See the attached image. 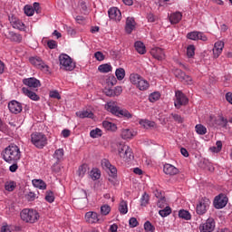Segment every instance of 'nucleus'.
<instances>
[{
  "mask_svg": "<svg viewBox=\"0 0 232 232\" xmlns=\"http://www.w3.org/2000/svg\"><path fill=\"white\" fill-rule=\"evenodd\" d=\"M195 130L198 135H206L208 133V129L202 124H197L195 126Z\"/></svg>",
  "mask_w": 232,
  "mask_h": 232,
  "instance_id": "nucleus-33",
  "label": "nucleus"
},
{
  "mask_svg": "<svg viewBox=\"0 0 232 232\" xmlns=\"http://www.w3.org/2000/svg\"><path fill=\"white\" fill-rule=\"evenodd\" d=\"M102 166L104 169H109L111 167V163H110V160L103 159L102 160Z\"/></svg>",
  "mask_w": 232,
  "mask_h": 232,
  "instance_id": "nucleus-59",
  "label": "nucleus"
},
{
  "mask_svg": "<svg viewBox=\"0 0 232 232\" xmlns=\"http://www.w3.org/2000/svg\"><path fill=\"white\" fill-rule=\"evenodd\" d=\"M119 211L121 215H126L128 213V203L124 200H121L119 207Z\"/></svg>",
  "mask_w": 232,
  "mask_h": 232,
  "instance_id": "nucleus-36",
  "label": "nucleus"
},
{
  "mask_svg": "<svg viewBox=\"0 0 232 232\" xmlns=\"http://www.w3.org/2000/svg\"><path fill=\"white\" fill-rule=\"evenodd\" d=\"M228 198L224 194H219L214 198V208L216 209H222L227 206Z\"/></svg>",
  "mask_w": 232,
  "mask_h": 232,
  "instance_id": "nucleus-10",
  "label": "nucleus"
},
{
  "mask_svg": "<svg viewBox=\"0 0 232 232\" xmlns=\"http://www.w3.org/2000/svg\"><path fill=\"white\" fill-rule=\"evenodd\" d=\"M108 14H109L110 19H111L112 21H121V19L122 18L121 10H119V8L117 7L110 8L108 11Z\"/></svg>",
  "mask_w": 232,
  "mask_h": 232,
  "instance_id": "nucleus-19",
  "label": "nucleus"
},
{
  "mask_svg": "<svg viewBox=\"0 0 232 232\" xmlns=\"http://www.w3.org/2000/svg\"><path fill=\"white\" fill-rule=\"evenodd\" d=\"M174 75H175V77L179 79V81H187V82H191V77L189 75H186V72H184L180 69H176L174 71Z\"/></svg>",
  "mask_w": 232,
  "mask_h": 232,
  "instance_id": "nucleus-25",
  "label": "nucleus"
},
{
  "mask_svg": "<svg viewBox=\"0 0 232 232\" xmlns=\"http://www.w3.org/2000/svg\"><path fill=\"white\" fill-rule=\"evenodd\" d=\"M2 159L8 164L17 162L21 160V150L17 145L11 144L6 147L1 153Z\"/></svg>",
  "mask_w": 232,
  "mask_h": 232,
  "instance_id": "nucleus-1",
  "label": "nucleus"
},
{
  "mask_svg": "<svg viewBox=\"0 0 232 232\" xmlns=\"http://www.w3.org/2000/svg\"><path fill=\"white\" fill-rule=\"evenodd\" d=\"M20 217L24 222L35 224L39 220V212L34 209L25 208L22 210Z\"/></svg>",
  "mask_w": 232,
  "mask_h": 232,
  "instance_id": "nucleus-3",
  "label": "nucleus"
},
{
  "mask_svg": "<svg viewBox=\"0 0 232 232\" xmlns=\"http://www.w3.org/2000/svg\"><path fill=\"white\" fill-rule=\"evenodd\" d=\"M223 50H224V42L222 41L216 42L213 48L214 59H218Z\"/></svg>",
  "mask_w": 232,
  "mask_h": 232,
  "instance_id": "nucleus-20",
  "label": "nucleus"
},
{
  "mask_svg": "<svg viewBox=\"0 0 232 232\" xmlns=\"http://www.w3.org/2000/svg\"><path fill=\"white\" fill-rule=\"evenodd\" d=\"M175 97L176 99L174 101V106L177 110H180L182 106H188L189 103V99L181 91H176Z\"/></svg>",
  "mask_w": 232,
  "mask_h": 232,
  "instance_id": "nucleus-8",
  "label": "nucleus"
},
{
  "mask_svg": "<svg viewBox=\"0 0 232 232\" xmlns=\"http://www.w3.org/2000/svg\"><path fill=\"white\" fill-rule=\"evenodd\" d=\"M94 57L96 59V61H104V59H105L104 54L101 51L96 52L94 53Z\"/></svg>",
  "mask_w": 232,
  "mask_h": 232,
  "instance_id": "nucleus-56",
  "label": "nucleus"
},
{
  "mask_svg": "<svg viewBox=\"0 0 232 232\" xmlns=\"http://www.w3.org/2000/svg\"><path fill=\"white\" fill-rule=\"evenodd\" d=\"M102 126L107 131H117V125L115 123L104 121Z\"/></svg>",
  "mask_w": 232,
  "mask_h": 232,
  "instance_id": "nucleus-28",
  "label": "nucleus"
},
{
  "mask_svg": "<svg viewBox=\"0 0 232 232\" xmlns=\"http://www.w3.org/2000/svg\"><path fill=\"white\" fill-rule=\"evenodd\" d=\"M108 169L111 171V177L115 179V177H117V168H115L113 165H111L110 169Z\"/></svg>",
  "mask_w": 232,
  "mask_h": 232,
  "instance_id": "nucleus-61",
  "label": "nucleus"
},
{
  "mask_svg": "<svg viewBox=\"0 0 232 232\" xmlns=\"http://www.w3.org/2000/svg\"><path fill=\"white\" fill-rule=\"evenodd\" d=\"M23 84H24L25 86H28L27 88H40L41 86V81H39L38 79L34 78V77H31V78H24L23 80Z\"/></svg>",
  "mask_w": 232,
  "mask_h": 232,
  "instance_id": "nucleus-13",
  "label": "nucleus"
},
{
  "mask_svg": "<svg viewBox=\"0 0 232 232\" xmlns=\"http://www.w3.org/2000/svg\"><path fill=\"white\" fill-rule=\"evenodd\" d=\"M187 55L188 57H193L195 55V45H189L187 48Z\"/></svg>",
  "mask_w": 232,
  "mask_h": 232,
  "instance_id": "nucleus-54",
  "label": "nucleus"
},
{
  "mask_svg": "<svg viewBox=\"0 0 232 232\" xmlns=\"http://www.w3.org/2000/svg\"><path fill=\"white\" fill-rule=\"evenodd\" d=\"M76 115L80 119H86V118L92 119V117H93V112L88 111H82L76 112Z\"/></svg>",
  "mask_w": 232,
  "mask_h": 232,
  "instance_id": "nucleus-30",
  "label": "nucleus"
},
{
  "mask_svg": "<svg viewBox=\"0 0 232 232\" xmlns=\"http://www.w3.org/2000/svg\"><path fill=\"white\" fill-rule=\"evenodd\" d=\"M31 142L38 150H43L48 144V138L42 132H34L31 134Z\"/></svg>",
  "mask_w": 232,
  "mask_h": 232,
  "instance_id": "nucleus-4",
  "label": "nucleus"
},
{
  "mask_svg": "<svg viewBox=\"0 0 232 232\" xmlns=\"http://www.w3.org/2000/svg\"><path fill=\"white\" fill-rule=\"evenodd\" d=\"M144 229L147 232H153V231H155V227L153 225H151V222L146 221L144 223Z\"/></svg>",
  "mask_w": 232,
  "mask_h": 232,
  "instance_id": "nucleus-50",
  "label": "nucleus"
},
{
  "mask_svg": "<svg viewBox=\"0 0 232 232\" xmlns=\"http://www.w3.org/2000/svg\"><path fill=\"white\" fill-rule=\"evenodd\" d=\"M160 99V93L159 92H152L149 96L150 102H157Z\"/></svg>",
  "mask_w": 232,
  "mask_h": 232,
  "instance_id": "nucleus-44",
  "label": "nucleus"
},
{
  "mask_svg": "<svg viewBox=\"0 0 232 232\" xmlns=\"http://www.w3.org/2000/svg\"><path fill=\"white\" fill-rule=\"evenodd\" d=\"M49 96L51 99H57L58 101H61V94H59V92L57 91H51Z\"/></svg>",
  "mask_w": 232,
  "mask_h": 232,
  "instance_id": "nucleus-55",
  "label": "nucleus"
},
{
  "mask_svg": "<svg viewBox=\"0 0 232 232\" xmlns=\"http://www.w3.org/2000/svg\"><path fill=\"white\" fill-rule=\"evenodd\" d=\"M63 157H64V150L58 149L54 151L53 159H56V160H62Z\"/></svg>",
  "mask_w": 232,
  "mask_h": 232,
  "instance_id": "nucleus-40",
  "label": "nucleus"
},
{
  "mask_svg": "<svg viewBox=\"0 0 232 232\" xmlns=\"http://www.w3.org/2000/svg\"><path fill=\"white\" fill-rule=\"evenodd\" d=\"M208 124L212 128L216 126L226 130L227 129V118H225L223 115H218V117L210 115L208 120Z\"/></svg>",
  "mask_w": 232,
  "mask_h": 232,
  "instance_id": "nucleus-5",
  "label": "nucleus"
},
{
  "mask_svg": "<svg viewBox=\"0 0 232 232\" xmlns=\"http://www.w3.org/2000/svg\"><path fill=\"white\" fill-rule=\"evenodd\" d=\"M118 81H122L126 77V71L123 68H118L115 72Z\"/></svg>",
  "mask_w": 232,
  "mask_h": 232,
  "instance_id": "nucleus-37",
  "label": "nucleus"
},
{
  "mask_svg": "<svg viewBox=\"0 0 232 232\" xmlns=\"http://www.w3.org/2000/svg\"><path fill=\"white\" fill-rule=\"evenodd\" d=\"M136 86L139 90L144 92V90H148V88H150V83L148 81L141 78Z\"/></svg>",
  "mask_w": 232,
  "mask_h": 232,
  "instance_id": "nucleus-31",
  "label": "nucleus"
},
{
  "mask_svg": "<svg viewBox=\"0 0 232 232\" xmlns=\"http://www.w3.org/2000/svg\"><path fill=\"white\" fill-rule=\"evenodd\" d=\"M158 208H160L162 209V208L166 207V198H161L158 203H157Z\"/></svg>",
  "mask_w": 232,
  "mask_h": 232,
  "instance_id": "nucleus-62",
  "label": "nucleus"
},
{
  "mask_svg": "<svg viewBox=\"0 0 232 232\" xmlns=\"http://www.w3.org/2000/svg\"><path fill=\"white\" fill-rule=\"evenodd\" d=\"M29 61L33 66H35L38 70H42L43 72H48L50 68L40 57H31Z\"/></svg>",
  "mask_w": 232,
  "mask_h": 232,
  "instance_id": "nucleus-11",
  "label": "nucleus"
},
{
  "mask_svg": "<svg viewBox=\"0 0 232 232\" xmlns=\"http://www.w3.org/2000/svg\"><path fill=\"white\" fill-rule=\"evenodd\" d=\"M99 217L100 216L97 212L89 211L85 214V220L89 224H97V222H101V218Z\"/></svg>",
  "mask_w": 232,
  "mask_h": 232,
  "instance_id": "nucleus-18",
  "label": "nucleus"
},
{
  "mask_svg": "<svg viewBox=\"0 0 232 232\" xmlns=\"http://www.w3.org/2000/svg\"><path fill=\"white\" fill-rule=\"evenodd\" d=\"M90 177L92 179V180H99V179H101V172L99 169H92Z\"/></svg>",
  "mask_w": 232,
  "mask_h": 232,
  "instance_id": "nucleus-46",
  "label": "nucleus"
},
{
  "mask_svg": "<svg viewBox=\"0 0 232 232\" xmlns=\"http://www.w3.org/2000/svg\"><path fill=\"white\" fill-rule=\"evenodd\" d=\"M47 46L50 50H55V48H57V42H55V40H49L47 42Z\"/></svg>",
  "mask_w": 232,
  "mask_h": 232,
  "instance_id": "nucleus-57",
  "label": "nucleus"
},
{
  "mask_svg": "<svg viewBox=\"0 0 232 232\" xmlns=\"http://www.w3.org/2000/svg\"><path fill=\"white\" fill-rule=\"evenodd\" d=\"M147 19H148L149 23H155V21H157L159 19V17L155 16V14H149L147 15Z\"/></svg>",
  "mask_w": 232,
  "mask_h": 232,
  "instance_id": "nucleus-63",
  "label": "nucleus"
},
{
  "mask_svg": "<svg viewBox=\"0 0 232 232\" xmlns=\"http://www.w3.org/2000/svg\"><path fill=\"white\" fill-rule=\"evenodd\" d=\"M8 109L11 113L17 115V113H21L23 111V105L17 101H12L8 104Z\"/></svg>",
  "mask_w": 232,
  "mask_h": 232,
  "instance_id": "nucleus-17",
  "label": "nucleus"
},
{
  "mask_svg": "<svg viewBox=\"0 0 232 232\" xmlns=\"http://www.w3.org/2000/svg\"><path fill=\"white\" fill-rule=\"evenodd\" d=\"M142 79V77L138 73H131L130 75V81L131 84H135L136 86L139 84V82Z\"/></svg>",
  "mask_w": 232,
  "mask_h": 232,
  "instance_id": "nucleus-34",
  "label": "nucleus"
},
{
  "mask_svg": "<svg viewBox=\"0 0 232 232\" xmlns=\"http://www.w3.org/2000/svg\"><path fill=\"white\" fill-rule=\"evenodd\" d=\"M5 37L6 39H9L12 43H22L23 41V35L14 32V31H7L5 34Z\"/></svg>",
  "mask_w": 232,
  "mask_h": 232,
  "instance_id": "nucleus-16",
  "label": "nucleus"
},
{
  "mask_svg": "<svg viewBox=\"0 0 232 232\" xmlns=\"http://www.w3.org/2000/svg\"><path fill=\"white\" fill-rule=\"evenodd\" d=\"M163 171L166 175L173 177V175H178L179 169H177L175 166L171 164H165L163 167Z\"/></svg>",
  "mask_w": 232,
  "mask_h": 232,
  "instance_id": "nucleus-24",
  "label": "nucleus"
},
{
  "mask_svg": "<svg viewBox=\"0 0 232 232\" xmlns=\"http://www.w3.org/2000/svg\"><path fill=\"white\" fill-rule=\"evenodd\" d=\"M150 55L154 57V59H157V61H162L166 59V54L164 53V50L160 47H153L150 50Z\"/></svg>",
  "mask_w": 232,
  "mask_h": 232,
  "instance_id": "nucleus-15",
  "label": "nucleus"
},
{
  "mask_svg": "<svg viewBox=\"0 0 232 232\" xmlns=\"http://www.w3.org/2000/svg\"><path fill=\"white\" fill-rule=\"evenodd\" d=\"M15 186L16 184L14 181H9L5 183V188L6 191H14L15 189Z\"/></svg>",
  "mask_w": 232,
  "mask_h": 232,
  "instance_id": "nucleus-47",
  "label": "nucleus"
},
{
  "mask_svg": "<svg viewBox=\"0 0 232 232\" xmlns=\"http://www.w3.org/2000/svg\"><path fill=\"white\" fill-rule=\"evenodd\" d=\"M187 38L190 39V41H203V42L208 41V36H206L204 33L198 32V31H193V32L188 33Z\"/></svg>",
  "mask_w": 232,
  "mask_h": 232,
  "instance_id": "nucleus-12",
  "label": "nucleus"
},
{
  "mask_svg": "<svg viewBox=\"0 0 232 232\" xmlns=\"http://www.w3.org/2000/svg\"><path fill=\"white\" fill-rule=\"evenodd\" d=\"M59 62L61 68L65 70V72H72V70H75V63H73L68 54H61L59 56Z\"/></svg>",
  "mask_w": 232,
  "mask_h": 232,
  "instance_id": "nucleus-6",
  "label": "nucleus"
},
{
  "mask_svg": "<svg viewBox=\"0 0 232 232\" xmlns=\"http://www.w3.org/2000/svg\"><path fill=\"white\" fill-rule=\"evenodd\" d=\"M45 200L46 202H49V204H52L53 200H55V196L53 195V191L47 190L45 193Z\"/></svg>",
  "mask_w": 232,
  "mask_h": 232,
  "instance_id": "nucleus-39",
  "label": "nucleus"
},
{
  "mask_svg": "<svg viewBox=\"0 0 232 232\" xmlns=\"http://www.w3.org/2000/svg\"><path fill=\"white\" fill-rule=\"evenodd\" d=\"M159 214L160 215V217L166 218L169 215H171V208H169V206H167L163 209L160 210Z\"/></svg>",
  "mask_w": 232,
  "mask_h": 232,
  "instance_id": "nucleus-41",
  "label": "nucleus"
},
{
  "mask_svg": "<svg viewBox=\"0 0 232 232\" xmlns=\"http://www.w3.org/2000/svg\"><path fill=\"white\" fill-rule=\"evenodd\" d=\"M24 14L28 15V17H32V15H34V7H32L31 5H25L24 8Z\"/></svg>",
  "mask_w": 232,
  "mask_h": 232,
  "instance_id": "nucleus-49",
  "label": "nucleus"
},
{
  "mask_svg": "<svg viewBox=\"0 0 232 232\" xmlns=\"http://www.w3.org/2000/svg\"><path fill=\"white\" fill-rule=\"evenodd\" d=\"M179 218H184V220H191V214H189V211L188 210H179Z\"/></svg>",
  "mask_w": 232,
  "mask_h": 232,
  "instance_id": "nucleus-35",
  "label": "nucleus"
},
{
  "mask_svg": "<svg viewBox=\"0 0 232 232\" xmlns=\"http://www.w3.org/2000/svg\"><path fill=\"white\" fill-rule=\"evenodd\" d=\"M134 48L138 53H140V55H144V53H146V46L140 41H138L134 44Z\"/></svg>",
  "mask_w": 232,
  "mask_h": 232,
  "instance_id": "nucleus-27",
  "label": "nucleus"
},
{
  "mask_svg": "<svg viewBox=\"0 0 232 232\" xmlns=\"http://www.w3.org/2000/svg\"><path fill=\"white\" fill-rule=\"evenodd\" d=\"M103 92L107 97H115L113 89L105 88Z\"/></svg>",
  "mask_w": 232,
  "mask_h": 232,
  "instance_id": "nucleus-60",
  "label": "nucleus"
},
{
  "mask_svg": "<svg viewBox=\"0 0 232 232\" xmlns=\"http://www.w3.org/2000/svg\"><path fill=\"white\" fill-rule=\"evenodd\" d=\"M90 136H91L92 139H97V138H99V137H102V130H101V129L92 130H91V132H90Z\"/></svg>",
  "mask_w": 232,
  "mask_h": 232,
  "instance_id": "nucleus-42",
  "label": "nucleus"
},
{
  "mask_svg": "<svg viewBox=\"0 0 232 232\" xmlns=\"http://www.w3.org/2000/svg\"><path fill=\"white\" fill-rule=\"evenodd\" d=\"M140 124L145 128H153L155 126V122L148 121V120H141Z\"/></svg>",
  "mask_w": 232,
  "mask_h": 232,
  "instance_id": "nucleus-45",
  "label": "nucleus"
},
{
  "mask_svg": "<svg viewBox=\"0 0 232 232\" xmlns=\"http://www.w3.org/2000/svg\"><path fill=\"white\" fill-rule=\"evenodd\" d=\"M135 26H137V23L135 22V18L127 17L126 24H125V32L126 34H131L133 30H135Z\"/></svg>",
  "mask_w": 232,
  "mask_h": 232,
  "instance_id": "nucleus-21",
  "label": "nucleus"
},
{
  "mask_svg": "<svg viewBox=\"0 0 232 232\" xmlns=\"http://www.w3.org/2000/svg\"><path fill=\"white\" fill-rule=\"evenodd\" d=\"M86 171H88L87 164H82V166H80L78 169L79 177H84V175L86 174Z\"/></svg>",
  "mask_w": 232,
  "mask_h": 232,
  "instance_id": "nucleus-43",
  "label": "nucleus"
},
{
  "mask_svg": "<svg viewBox=\"0 0 232 232\" xmlns=\"http://www.w3.org/2000/svg\"><path fill=\"white\" fill-rule=\"evenodd\" d=\"M105 110L116 117H123V119H131V117H133V114L129 112L128 110L121 109V107L115 105V102H108L105 105Z\"/></svg>",
  "mask_w": 232,
  "mask_h": 232,
  "instance_id": "nucleus-2",
  "label": "nucleus"
},
{
  "mask_svg": "<svg viewBox=\"0 0 232 232\" xmlns=\"http://www.w3.org/2000/svg\"><path fill=\"white\" fill-rule=\"evenodd\" d=\"M121 138L124 139L125 140L128 139H133L135 137V134H133V131L130 129H123L121 130Z\"/></svg>",
  "mask_w": 232,
  "mask_h": 232,
  "instance_id": "nucleus-29",
  "label": "nucleus"
},
{
  "mask_svg": "<svg viewBox=\"0 0 232 232\" xmlns=\"http://www.w3.org/2000/svg\"><path fill=\"white\" fill-rule=\"evenodd\" d=\"M98 70L101 73H109V72H111V65L108 63L102 64L98 67Z\"/></svg>",
  "mask_w": 232,
  "mask_h": 232,
  "instance_id": "nucleus-38",
  "label": "nucleus"
},
{
  "mask_svg": "<svg viewBox=\"0 0 232 232\" xmlns=\"http://www.w3.org/2000/svg\"><path fill=\"white\" fill-rule=\"evenodd\" d=\"M170 115L176 122H179V124H182V122H184V119H182L181 115L175 114V113H171Z\"/></svg>",
  "mask_w": 232,
  "mask_h": 232,
  "instance_id": "nucleus-53",
  "label": "nucleus"
},
{
  "mask_svg": "<svg viewBox=\"0 0 232 232\" xmlns=\"http://www.w3.org/2000/svg\"><path fill=\"white\" fill-rule=\"evenodd\" d=\"M130 227H137L139 226V221L135 218H130L129 220Z\"/></svg>",
  "mask_w": 232,
  "mask_h": 232,
  "instance_id": "nucleus-58",
  "label": "nucleus"
},
{
  "mask_svg": "<svg viewBox=\"0 0 232 232\" xmlns=\"http://www.w3.org/2000/svg\"><path fill=\"white\" fill-rule=\"evenodd\" d=\"M110 211H111V208L109 205H103L101 207V214L103 216L110 215Z\"/></svg>",
  "mask_w": 232,
  "mask_h": 232,
  "instance_id": "nucleus-48",
  "label": "nucleus"
},
{
  "mask_svg": "<svg viewBox=\"0 0 232 232\" xmlns=\"http://www.w3.org/2000/svg\"><path fill=\"white\" fill-rule=\"evenodd\" d=\"M118 153L121 159L130 162V160H133V150L130 146L120 144L118 147Z\"/></svg>",
  "mask_w": 232,
  "mask_h": 232,
  "instance_id": "nucleus-7",
  "label": "nucleus"
},
{
  "mask_svg": "<svg viewBox=\"0 0 232 232\" xmlns=\"http://www.w3.org/2000/svg\"><path fill=\"white\" fill-rule=\"evenodd\" d=\"M199 229L201 232H213L215 230V220L208 218L206 223L200 225Z\"/></svg>",
  "mask_w": 232,
  "mask_h": 232,
  "instance_id": "nucleus-14",
  "label": "nucleus"
},
{
  "mask_svg": "<svg viewBox=\"0 0 232 232\" xmlns=\"http://www.w3.org/2000/svg\"><path fill=\"white\" fill-rule=\"evenodd\" d=\"M9 22L13 28L24 31V24L21 22V20H19L18 18H15V16H9Z\"/></svg>",
  "mask_w": 232,
  "mask_h": 232,
  "instance_id": "nucleus-22",
  "label": "nucleus"
},
{
  "mask_svg": "<svg viewBox=\"0 0 232 232\" xmlns=\"http://www.w3.org/2000/svg\"><path fill=\"white\" fill-rule=\"evenodd\" d=\"M182 21V13L176 12L169 16V22L171 24H178V23H180Z\"/></svg>",
  "mask_w": 232,
  "mask_h": 232,
  "instance_id": "nucleus-26",
  "label": "nucleus"
},
{
  "mask_svg": "<svg viewBox=\"0 0 232 232\" xmlns=\"http://www.w3.org/2000/svg\"><path fill=\"white\" fill-rule=\"evenodd\" d=\"M22 92L24 95L31 99V101H40L41 97L35 93V92L32 91L31 89L27 87H23Z\"/></svg>",
  "mask_w": 232,
  "mask_h": 232,
  "instance_id": "nucleus-23",
  "label": "nucleus"
},
{
  "mask_svg": "<svg viewBox=\"0 0 232 232\" xmlns=\"http://www.w3.org/2000/svg\"><path fill=\"white\" fill-rule=\"evenodd\" d=\"M25 197L29 202H34V200H35V193L34 192H29Z\"/></svg>",
  "mask_w": 232,
  "mask_h": 232,
  "instance_id": "nucleus-64",
  "label": "nucleus"
},
{
  "mask_svg": "<svg viewBox=\"0 0 232 232\" xmlns=\"http://www.w3.org/2000/svg\"><path fill=\"white\" fill-rule=\"evenodd\" d=\"M141 206H148V203L150 202V195L147 193H144L140 198Z\"/></svg>",
  "mask_w": 232,
  "mask_h": 232,
  "instance_id": "nucleus-51",
  "label": "nucleus"
},
{
  "mask_svg": "<svg viewBox=\"0 0 232 232\" xmlns=\"http://www.w3.org/2000/svg\"><path fill=\"white\" fill-rule=\"evenodd\" d=\"M106 82L108 86H115V84H117V78H115V76H109Z\"/></svg>",
  "mask_w": 232,
  "mask_h": 232,
  "instance_id": "nucleus-52",
  "label": "nucleus"
},
{
  "mask_svg": "<svg viewBox=\"0 0 232 232\" xmlns=\"http://www.w3.org/2000/svg\"><path fill=\"white\" fill-rule=\"evenodd\" d=\"M33 186L38 189H46V183L43 179H33Z\"/></svg>",
  "mask_w": 232,
  "mask_h": 232,
  "instance_id": "nucleus-32",
  "label": "nucleus"
},
{
  "mask_svg": "<svg viewBox=\"0 0 232 232\" xmlns=\"http://www.w3.org/2000/svg\"><path fill=\"white\" fill-rule=\"evenodd\" d=\"M211 205V200L208 198H203L199 200L196 207V212L198 215H204L208 211L209 206Z\"/></svg>",
  "mask_w": 232,
  "mask_h": 232,
  "instance_id": "nucleus-9",
  "label": "nucleus"
}]
</instances>
